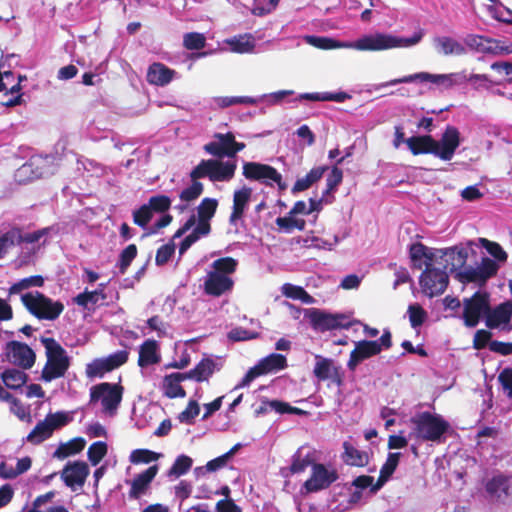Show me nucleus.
I'll list each match as a JSON object with an SVG mask.
<instances>
[{
  "instance_id": "1",
  "label": "nucleus",
  "mask_w": 512,
  "mask_h": 512,
  "mask_svg": "<svg viewBox=\"0 0 512 512\" xmlns=\"http://www.w3.org/2000/svg\"><path fill=\"white\" fill-rule=\"evenodd\" d=\"M458 246L463 248L465 257L455 279L462 284L485 286L508 259V254L499 243L483 237L459 243Z\"/></svg>"
},
{
  "instance_id": "2",
  "label": "nucleus",
  "mask_w": 512,
  "mask_h": 512,
  "mask_svg": "<svg viewBox=\"0 0 512 512\" xmlns=\"http://www.w3.org/2000/svg\"><path fill=\"white\" fill-rule=\"evenodd\" d=\"M463 248L458 244L447 248H429L421 242H414L409 247V257L415 268L421 269L427 263L445 261V268L450 267V274L454 277L458 268L463 265Z\"/></svg>"
},
{
  "instance_id": "3",
  "label": "nucleus",
  "mask_w": 512,
  "mask_h": 512,
  "mask_svg": "<svg viewBox=\"0 0 512 512\" xmlns=\"http://www.w3.org/2000/svg\"><path fill=\"white\" fill-rule=\"evenodd\" d=\"M410 422L413 425L412 433L422 441L441 444L452 432L451 424L441 414L435 412H416L410 418Z\"/></svg>"
},
{
  "instance_id": "4",
  "label": "nucleus",
  "mask_w": 512,
  "mask_h": 512,
  "mask_svg": "<svg viewBox=\"0 0 512 512\" xmlns=\"http://www.w3.org/2000/svg\"><path fill=\"white\" fill-rule=\"evenodd\" d=\"M424 30L419 29L410 37H400L389 33L376 32L365 34L353 42H349V48L359 51H383L400 47H412L421 42Z\"/></svg>"
},
{
  "instance_id": "5",
  "label": "nucleus",
  "mask_w": 512,
  "mask_h": 512,
  "mask_svg": "<svg viewBox=\"0 0 512 512\" xmlns=\"http://www.w3.org/2000/svg\"><path fill=\"white\" fill-rule=\"evenodd\" d=\"M40 342L45 348L47 361L42 369L40 379L49 383L63 377L71 364V357L67 351L52 337H40Z\"/></svg>"
},
{
  "instance_id": "6",
  "label": "nucleus",
  "mask_w": 512,
  "mask_h": 512,
  "mask_svg": "<svg viewBox=\"0 0 512 512\" xmlns=\"http://www.w3.org/2000/svg\"><path fill=\"white\" fill-rule=\"evenodd\" d=\"M425 83V82H431L433 84L437 85H443L445 89H450L455 85H460L466 82V73L464 71L461 72H455V73H449V74H432L429 72H417L410 75H405L400 78H395L392 80H389L387 82L374 84L372 85V89H369L368 91H378L382 88L388 87V86H395L398 84H408V83Z\"/></svg>"
},
{
  "instance_id": "7",
  "label": "nucleus",
  "mask_w": 512,
  "mask_h": 512,
  "mask_svg": "<svg viewBox=\"0 0 512 512\" xmlns=\"http://www.w3.org/2000/svg\"><path fill=\"white\" fill-rule=\"evenodd\" d=\"M304 318L311 328L320 333L327 331L349 329L354 324L350 315L341 312H330L320 308L304 309Z\"/></svg>"
},
{
  "instance_id": "8",
  "label": "nucleus",
  "mask_w": 512,
  "mask_h": 512,
  "mask_svg": "<svg viewBox=\"0 0 512 512\" xmlns=\"http://www.w3.org/2000/svg\"><path fill=\"white\" fill-rule=\"evenodd\" d=\"M25 308L39 320H56L64 310L60 301H54L39 291L26 292L21 295Z\"/></svg>"
},
{
  "instance_id": "9",
  "label": "nucleus",
  "mask_w": 512,
  "mask_h": 512,
  "mask_svg": "<svg viewBox=\"0 0 512 512\" xmlns=\"http://www.w3.org/2000/svg\"><path fill=\"white\" fill-rule=\"evenodd\" d=\"M123 387L117 383L101 382L90 388V402L100 401L103 412L114 415L122 401Z\"/></svg>"
},
{
  "instance_id": "10",
  "label": "nucleus",
  "mask_w": 512,
  "mask_h": 512,
  "mask_svg": "<svg viewBox=\"0 0 512 512\" xmlns=\"http://www.w3.org/2000/svg\"><path fill=\"white\" fill-rule=\"evenodd\" d=\"M490 308V295L478 290L470 298L464 299L462 319L469 328L476 327L481 319H485Z\"/></svg>"
},
{
  "instance_id": "11",
  "label": "nucleus",
  "mask_w": 512,
  "mask_h": 512,
  "mask_svg": "<svg viewBox=\"0 0 512 512\" xmlns=\"http://www.w3.org/2000/svg\"><path fill=\"white\" fill-rule=\"evenodd\" d=\"M437 263L442 268H436L431 263H427V268H425L419 278L423 293L429 297L444 293L449 284V275L446 270L450 271V267L445 268V261L443 260H439Z\"/></svg>"
},
{
  "instance_id": "12",
  "label": "nucleus",
  "mask_w": 512,
  "mask_h": 512,
  "mask_svg": "<svg viewBox=\"0 0 512 512\" xmlns=\"http://www.w3.org/2000/svg\"><path fill=\"white\" fill-rule=\"evenodd\" d=\"M338 478L339 475L335 469H329L325 464L316 462L312 466L310 477L301 485L300 494L306 496L325 490Z\"/></svg>"
},
{
  "instance_id": "13",
  "label": "nucleus",
  "mask_w": 512,
  "mask_h": 512,
  "mask_svg": "<svg viewBox=\"0 0 512 512\" xmlns=\"http://www.w3.org/2000/svg\"><path fill=\"white\" fill-rule=\"evenodd\" d=\"M129 353L126 350L115 351L108 356L96 358L86 365V375L90 379L102 378L128 361Z\"/></svg>"
},
{
  "instance_id": "14",
  "label": "nucleus",
  "mask_w": 512,
  "mask_h": 512,
  "mask_svg": "<svg viewBox=\"0 0 512 512\" xmlns=\"http://www.w3.org/2000/svg\"><path fill=\"white\" fill-rule=\"evenodd\" d=\"M243 176L251 181H258L266 186H273L275 182L280 181L281 174L271 165L254 161L243 162Z\"/></svg>"
},
{
  "instance_id": "15",
  "label": "nucleus",
  "mask_w": 512,
  "mask_h": 512,
  "mask_svg": "<svg viewBox=\"0 0 512 512\" xmlns=\"http://www.w3.org/2000/svg\"><path fill=\"white\" fill-rule=\"evenodd\" d=\"M315 454L316 451L309 446L299 447L291 456L290 466L281 468V476L288 478L291 475L303 473L309 466L312 468L317 462Z\"/></svg>"
},
{
  "instance_id": "16",
  "label": "nucleus",
  "mask_w": 512,
  "mask_h": 512,
  "mask_svg": "<svg viewBox=\"0 0 512 512\" xmlns=\"http://www.w3.org/2000/svg\"><path fill=\"white\" fill-rule=\"evenodd\" d=\"M462 143L461 134L457 127L447 125L441 138L436 144V157L443 161H450Z\"/></svg>"
},
{
  "instance_id": "17",
  "label": "nucleus",
  "mask_w": 512,
  "mask_h": 512,
  "mask_svg": "<svg viewBox=\"0 0 512 512\" xmlns=\"http://www.w3.org/2000/svg\"><path fill=\"white\" fill-rule=\"evenodd\" d=\"M6 354L12 363L22 369H30L35 363L36 354L26 343L12 340L6 344Z\"/></svg>"
},
{
  "instance_id": "18",
  "label": "nucleus",
  "mask_w": 512,
  "mask_h": 512,
  "mask_svg": "<svg viewBox=\"0 0 512 512\" xmlns=\"http://www.w3.org/2000/svg\"><path fill=\"white\" fill-rule=\"evenodd\" d=\"M512 303L503 302L493 309L489 308L485 324L489 329H500L510 332L512 330Z\"/></svg>"
},
{
  "instance_id": "19",
  "label": "nucleus",
  "mask_w": 512,
  "mask_h": 512,
  "mask_svg": "<svg viewBox=\"0 0 512 512\" xmlns=\"http://www.w3.org/2000/svg\"><path fill=\"white\" fill-rule=\"evenodd\" d=\"M89 472L90 469L86 462L82 460L68 461L61 472V479L70 488H74L75 485L83 486Z\"/></svg>"
},
{
  "instance_id": "20",
  "label": "nucleus",
  "mask_w": 512,
  "mask_h": 512,
  "mask_svg": "<svg viewBox=\"0 0 512 512\" xmlns=\"http://www.w3.org/2000/svg\"><path fill=\"white\" fill-rule=\"evenodd\" d=\"M354 349L350 353L347 362V368L350 371H355L356 368L365 360L379 355V345L373 340H360L356 341Z\"/></svg>"
},
{
  "instance_id": "21",
  "label": "nucleus",
  "mask_w": 512,
  "mask_h": 512,
  "mask_svg": "<svg viewBox=\"0 0 512 512\" xmlns=\"http://www.w3.org/2000/svg\"><path fill=\"white\" fill-rule=\"evenodd\" d=\"M234 281L231 276L220 275L208 271L204 277L203 291L206 295L219 297L233 289Z\"/></svg>"
},
{
  "instance_id": "22",
  "label": "nucleus",
  "mask_w": 512,
  "mask_h": 512,
  "mask_svg": "<svg viewBox=\"0 0 512 512\" xmlns=\"http://www.w3.org/2000/svg\"><path fill=\"white\" fill-rule=\"evenodd\" d=\"M235 134L233 132L220 133L213 135V140L203 146L204 151L218 159L227 157L229 159V151L233 148Z\"/></svg>"
},
{
  "instance_id": "23",
  "label": "nucleus",
  "mask_w": 512,
  "mask_h": 512,
  "mask_svg": "<svg viewBox=\"0 0 512 512\" xmlns=\"http://www.w3.org/2000/svg\"><path fill=\"white\" fill-rule=\"evenodd\" d=\"M178 78L180 75L177 71L162 62H153L148 66L146 79L151 85L165 87Z\"/></svg>"
},
{
  "instance_id": "24",
  "label": "nucleus",
  "mask_w": 512,
  "mask_h": 512,
  "mask_svg": "<svg viewBox=\"0 0 512 512\" xmlns=\"http://www.w3.org/2000/svg\"><path fill=\"white\" fill-rule=\"evenodd\" d=\"M14 232V239L16 245L22 246L24 244H31L32 246H41L46 245L48 240L47 238L51 236L53 233H57L58 229L56 226H48L44 228H40L33 232H22L20 229H12Z\"/></svg>"
},
{
  "instance_id": "25",
  "label": "nucleus",
  "mask_w": 512,
  "mask_h": 512,
  "mask_svg": "<svg viewBox=\"0 0 512 512\" xmlns=\"http://www.w3.org/2000/svg\"><path fill=\"white\" fill-rule=\"evenodd\" d=\"M159 471V466L157 464L151 465L143 472L135 475V477L130 482L131 488L129 491V498L136 500L141 496L145 495L148 489L151 486L152 481L156 477Z\"/></svg>"
},
{
  "instance_id": "26",
  "label": "nucleus",
  "mask_w": 512,
  "mask_h": 512,
  "mask_svg": "<svg viewBox=\"0 0 512 512\" xmlns=\"http://www.w3.org/2000/svg\"><path fill=\"white\" fill-rule=\"evenodd\" d=\"M251 195L252 189L247 186H244L234 192L232 213L229 218L230 225L237 226L238 222H242V218L248 208Z\"/></svg>"
},
{
  "instance_id": "27",
  "label": "nucleus",
  "mask_w": 512,
  "mask_h": 512,
  "mask_svg": "<svg viewBox=\"0 0 512 512\" xmlns=\"http://www.w3.org/2000/svg\"><path fill=\"white\" fill-rule=\"evenodd\" d=\"M487 493L497 499H506L512 493V476L502 473L494 475L485 485Z\"/></svg>"
},
{
  "instance_id": "28",
  "label": "nucleus",
  "mask_w": 512,
  "mask_h": 512,
  "mask_svg": "<svg viewBox=\"0 0 512 512\" xmlns=\"http://www.w3.org/2000/svg\"><path fill=\"white\" fill-rule=\"evenodd\" d=\"M435 140L430 134L416 135L407 138L406 145L413 155L432 154L436 157Z\"/></svg>"
},
{
  "instance_id": "29",
  "label": "nucleus",
  "mask_w": 512,
  "mask_h": 512,
  "mask_svg": "<svg viewBox=\"0 0 512 512\" xmlns=\"http://www.w3.org/2000/svg\"><path fill=\"white\" fill-rule=\"evenodd\" d=\"M48 160V156L42 157H31L28 162L24 163L16 173V177L19 181H32L34 179L42 178L45 175V171L41 167V164Z\"/></svg>"
},
{
  "instance_id": "30",
  "label": "nucleus",
  "mask_w": 512,
  "mask_h": 512,
  "mask_svg": "<svg viewBox=\"0 0 512 512\" xmlns=\"http://www.w3.org/2000/svg\"><path fill=\"white\" fill-rule=\"evenodd\" d=\"M218 207V201L215 198L206 197L202 199L200 204L196 207V224L202 225L207 232L210 233L211 226L210 221L214 217Z\"/></svg>"
},
{
  "instance_id": "31",
  "label": "nucleus",
  "mask_w": 512,
  "mask_h": 512,
  "mask_svg": "<svg viewBox=\"0 0 512 512\" xmlns=\"http://www.w3.org/2000/svg\"><path fill=\"white\" fill-rule=\"evenodd\" d=\"M159 344L154 339L145 340L139 349L138 365L142 368L160 362Z\"/></svg>"
},
{
  "instance_id": "32",
  "label": "nucleus",
  "mask_w": 512,
  "mask_h": 512,
  "mask_svg": "<svg viewBox=\"0 0 512 512\" xmlns=\"http://www.w3.org/2000/svg\"><path fill=\"white\" fill-rule=\"evenodd\" d=\"M328 169L329 167L327 165L312 168L304 177L296 180L291 189L292 194L296 195L308 190L323 177Z\"/></svg>"
},
{
  "instance_id": "33",
  "label": "nucleus",
  "mask_w": 512,
  "mask_h": 512,
  "mask_svg": "<svg viewBox=\"0 0 512 512\" xmlns=\"http://www.w3.org/2000/svg\"><path fill=\"white\" fill-rule=\"evenodd\" d=\"M434 46L436 51L444 56H461L466 54V48L460 42L449 36L435 37Z\"/></svg>"
},
{
  "instance_id": "34",
  "label": "nucleus",
  "mask_w": 512,
  "mask_h": 512,
  "mask_svg": "<svg viewBox=\"0 0 512 512\" xmlns=\"http://www.w3.org/2000/svg\"><path fill=\"white\" fill-rule=\"evenodd\" d=\"M237 169V161L228 159L226 161H222L221 159L216 158V164L213 165L212 168V182H227L230 181Z\"/></svg>"
},
{
  "instance_id": "35",
  "label": "nucleus",
  "mask_w": 512,
  "mask_h": 512,
  "mask_svg": "<svg viewBox=\"0 0 512 512\" xmlns=\"http://www.w3.org/2000/svg\"><path fill=\"white\" fill-rule=\"evenodd\" d=\"M351 95L345 91H337V92H305L300 93L297 96V100L302 101H319V102H327L333 101L336 103H344L346 100L351 99Z\"/></svg>"
},
{
  "instance_id": "36",
  "label": "nucleus",
  "mask_w": 512,
  "mask_h": 512,
  "mask_svg": "<svg viewBox=\"0 0 512 512\" xmlns=\"http://www.w3.org/2000/svg\"><path fill=\"white\" fill-rule=\"evenodd\" d=\"M256 365L262 375L275 373L287 367V358L280 353H271L261 358Z\"/></svg>"
},
{
  "instance_id": "37",
  "label": "nucleus",
  "mask_w": 512,
  "mask_h": 512,
  "mask_svg": "<svg viewBox=\"0 0 512 512\" xmlns=\"http://www.w3.org/2000/svg\"><path fill=\"white\" fill-rule=\"evenodd\" d=\"M1 380L4 385L11 390H20L26 385L29 380L28 374L17 368H7L0 374Z\"/></svg>"
},
{
  "instance_id": "38",
  "label": "nucleus",
  "mask_w": 512,
  "mask_h": 512,
  "mask_svg": "<svg viewBox=\"0 0 512 512\" xmlns=\"http://www.w3.org/2000/svg\"><path fill=\"white\" fill-rule=\"evenodd\" d=\"M343 461L349 466L364 467L369 462L368 453L355 448L350 442L343 443Z\"/></svg>"
},
{
  "instance_id": "39",
  "label": "nucleus",
  "mask_w": 512,
  "mask_h": 512,
  "mask_svg": "<svg viewBox=\"0 0 512 512\" xmlns=\"http://www.w3.org/2000/svg\"><path fill=\"white\" fill-rule=\"evenodd\" d=\"M304 39L307 44L323 50L349 48V42H341L328 36L306 35Z\"/></svg>"
},
{
  "instance_id": "40",
  "label": "nucleus",
  "mask_w": 512,
  "mask_h": 512,
  "mask_svg": "<svg viewBox=\"0 0 512 512\" xmlns=\"http://www.w3.org/2000/svg\"><path fill=\"white\" fill-rule=\"evenodd\" d=\"M106 287L105 283H100L99 288L89 291L87 288L77 294L73 298V302L77 304L78 306L82 307L83 309H89V304L96 305L99 301V297L101 296L102 299L105 298L104 289Z\"/></svg>"
},
{
  "instance_id": "41",
  "label": "nucleus",
  "mask_w": 512,
  "mask_h": 512,
  "mask_svg": "<svg viewBox=\"0 0 512 512\" xmlns=\"http://www.w3.org/2000/svg\"><path fill=\"white\" fill-rule=\"evenodd\" d=\"M181 381L176 376V373H170L164 376L162 389L163 394L169 399L184 398L186 392L180 385Z\"/></svg>"
},
{
  "instance_id": "42",
  "label": "nucleus",
  "mask_w": 512,
  "mask_h": 512,
  "mask_svg": "<svg viewBox=\"0 0 512 512\" xmlns=\"http://www.w3.org/2000/svg\"><path fill=\"white\" fill-rule=\"evenodd\" d=\"M316 363L314 365L313 374L319 381L330 379L333 371L336 369L334 360L321 355H315Z\"/></svg>"
},
{
  "instance_id": "43",
  "label": "nucleus",
  "mask_w": 512,
  "mask_h": 512,
  "mask_svg": "<svg viewBox=\"0 0 512 512\" xmlns=\"http://www.w3.org/2000/svg\"><path fill=\"white\" fill-rule=\"evenodd\" d=\"M52 434L53 431L46 416L44 420L39 421L36 424L32 431L27 435L26 440L32 444H40L50 438Z\"/></svg>"
},
{
  "instance_id": "44",
  "label": "nucleus",
  "mask_w": 512,
  "mask_h": 512,
  "mask_svg": "<svg viewBox=\"0 0 512 512\" xmlns=\"http://www.w3.org/2000/svg\"><path fill=\"white\" fill-rule=\"evenodd\" d=\"M193 460L190 456L186 454H180L176 457L174 463L167 471L168 477H180L185 475L192 467Z\"/></svg>"
},
{
  "instance_id": "45",
  "label": "nucleus",
  "mask_w": 512,
  "mask_h": 512,
  "mask_svg": "<svg viewBox=\"0 0 512 512\" xmlns=\"http://www.w3.org/2000/svg\"><path fill=\"white\" fill-rule=\"evenodd\" d=\"M137 246L135 244H129L119 254L116 268L119 274H125L133 260L137 256Z\"/></svg>"
},
{
  "instance_id": "46",
  "label": "nucleus",
  "mask_w": 512,
  "mask_h": 512,
  "mask_svg": "<svg viewBox=\"0 0 512 512\" xmlns=\"http://www.w3.org/2000/svg\"><path fill=\"white\" fill-rule=\"evenodd\" d=\"M276 225L285 233H291L294 229L303 231L306 226L304 219L295 218L294 215L280 216L276 218Z\"/></svg>"
},
{
  "instance_id": "47",
  "label": "nucleus",
  "mask_w": 512,
  "mask_h": 512,
  "mask_svg": "<svg viewBox=\"0 0 512 512\" xmlns=\"http://www.w3.org/2000/svg\"><path fill=\"white\" fill-rule=\"evenodd\" d=\"M153 213H168L172 205V199L164 194H156L149 198L148 203L145 204Z\"/></svg>"
},
{
  "instance_id": "48",
  "label": "nucleus",
  "mask_w": 512,
  "mask_h": 512,
  "mask_svg": "<svg viewBox=\"0 0 512 512\" xmlns=\"http://www.w3.org/2000/svg\"><path fill=\"white\" fill-rule=\"evenodd\" d=\"M209 232L206 231L202 225H195L191 233L186 235L179 243V254L184 255L188 249L197 242L201 237L207 236Z\"/></svg>"
},
{
  "instance_id": "49",
  "label": "nucleus",
  "mask_w": 512,
  "mask_h": 512,
  "mask_svg": "<svg viewBox=\"0 0 512 512\" xmlns=\"http://www.w3.org/2000/svg\"><path fill=\"white\" fill-rule=\"evenodd\" d=\"M193 369L197 375V382L207 381L216 370H219L212 358H203Z\"/></svg>"
},
{
  "instance_id": "50",
  "label": "nucleus",
  "mask_w": 512,
  "mask_h": 512,
  "mask_svg": "<svg viewBox=\"0 0 512 512\" xmlns=\"http://www.w3.org/2000/svg\"><path fill=\"white\" fill-rule=\"evenodd\" d=\"M343 180V171L337 167L332 166L330 173L326 178V189L323 191L322 196L324 198H329L333 196V193L336 192L338 186L342 183Z\"/></svg>"
},
{
  "instance_id": "51",
  "label": "nucleus",
  "mask_w": 512,
  "mask_h": 512,
  "mask_svg": "<svg viewBox=\"0 0 512 512\" xmlns=\"http://www.w3.org/2000/svg\"><path fill=\"white\" fill-rule=\"evenodd\" d=\"M44 278L41 275H32L13 283L9 288V294H17L31 287H42Z\"/></svg>"
},
{
  "instance_id": "52",
  "label": "nucleus",
  "mask_w": 512,
  "mask_h": 512,
  "mask_svg": "<svg viewBox=\"0 0 512 512\" xmlns=\"http://www.w3.org/2000/svg\"><path fill=\"white\" fill-rule=\"evenodd\" d=\"M238 261L232 257H222L211 264L210 271L220 275L230 276L236 271Z\"/></svg>"
},
{
  "instance_id": "53",
  "label": "nucleus",
  "mask_w": 512,
  "mask_h": 512,
  "mask_svg": "<svg viewBox=\"0 0 512 512\" xmlns=\"http://www.w3.org/2000/svg\"><path fill=\"white\" fill-rule=\"evenodd\" d=\"M216 164V159H203L201 160L198 165H196L191 171H190V178L192 181H198V179L202 178H209L211 181L212 177V168L213 165Z\"/></svg>"
},
{
  "instance_id": "54",
  "label": "nucleus",
  "mask_w": 512,
  "mask_h": 512,
  "mask_svg": "<svg viewBox=\"0 0 512 512\" xmlns=\"http://www.w3.org/2000/svg\"><path fill=\"white\" fill-rule=\"evenodd\" d=\"M407 314L409 316L410 325L413 329L421 327L427 319V312L418 303L410 304L408 306Z\"/></svg>"
},
{
  "instance_id": "55",
  "label": "nucleus",
  "mask_w": 512,
  "mask_h": 512,
  "mask_svg": "<svg viewBox=\"0 0 512 512\" xmlns=\"http://www.w3.org/2000/svg\"><path fill=\"white\" fill-rule=\"evenodd\" d=\"M231 51L236 53H249L253 51L255 43L250 36L233 37L227 41Z\"/></svg>"
},
{
  "instance_id": "56",
  "label": "nucleus",
  "mask_w": 512,
  "mask_h": 512,
  "mask_svg": "<svg viewBox=\"0 0 512 512\" xmlns=\"http://www.w3.org/2000/svg\"><path fill=\"white\" fill-rule=\"evenodd\" d=\"M108 446L104 441H96L90 445L87 457L91 465L97 466L107 454Z\"/></svg>"
},
{
  "instance_id": "57",
  "label": "nucleus",
  "mask_w": 512,
  "mask_h": 512,
  "mask_svg": "<svg viewBox=\"0 0 512 512\" xmlns=\"http://www.w3.org/2000/svg\"><path fill=\"white\" fill-rule=\"evenodd\" d=\"M46 416L53 432L54 430L60 429L73 421V412L68 411H57L55 413L50 412Z\"/></svg>"
},
{
  "instance_id": "58",
  "label": "nucleus",
  "mask_w": 512,
  "mask_h": 512,
  "mask_svg": "<svg viewBox=\"0 0 512 512\" xmlns=\"http://www.w3.org/2000/svg\"><path fill=\"white\" fill-rule=\"evenodd\" d=\"M294 242L303 248H318L332 250V244L317 236H298Z\"/></svg>"
},
{
  "instance_id": "59",
  "label": "nucleus",
  "mask_w": 512,
  "mask_h": 512,
  "mask_svg": "<svg viewBox=\"0 0 512 512\" xmlns=\"http://www.w3.org/2000/svg\"><path fill=\"white\" fill-rule=\"evenodd\" d=\"M161 454L149 449H135L131 452L129 460L133 464H148L158 460Z\"/></svg>"
},
{
  "instance_id": "60",
  "label": "nucleus",
  "mask_w": 512,
  "mask_h": 512,
  "mask_svg": "<svg viewBox=\"0 0 512 512\" xmlns=\"http://www.w3.org/2000/svg\"><path fill=\"white\" fill-rule=\"evenodd\" d=\"M260 333L243 327H234L227 333L228 340L232 342L247 341L257 339Z\"/></svg>"
},
{
  "instance_id": "61",
  "label": "nucleus",
  "mask_w": 512,
  "mask_h": 512,
  "mask_svg": "<svg viewBox=\"0 0 512 512\" xmlns=\"http://www.w3.org/2000/svg\"><path fill=\"white\" fill-rule=\"evenodd\" d=\"M203 190L204 186L201 182L192 181V183L188 187L184 188L179 193V198L182 202L190 203L198 199L200 195L203 193Z\"/></svg>"
},
{
  "instance_id": "62",
  "label": "nucleus",
  "mask_w": 512,
  "mask_h": 512,
  "mask_svg": "<svg viewBox=\"0 0 512 512\" xmlns=\"http://www.w3.org/2000/svg\"><path fill=\"white\" fill-rule=\"evenodd\" d=\"M488 11L495 20L512 24V10L504 6L501 2L496 5L488 6Z\"/></svg>"
},
{
  "instance_id": "63",
  "label": "nucleus",
  "mask_w": 512,
  "mask_h": 512,
  "mask_svg": "<svg viewBox=\"0 0 512 512\" xmlns=\"http://www.w3.org/2000/svg\"><path fill=\"white\" fill-rule=\"evenodd\" d=\"M183 45L188 50H200L206 45V38L202 33L189 32L183 37Z\"/></svg>"
},
{
  "instance_id": "64",
  "label": "nucleus",
  "mask_w": 512,
  "mask_h": 512,
  "mask_svg": "<svg viewBox=\"0 0 512 512\" xmlns=\"http://www.w3.org/2000/svg\"><path fill=\"white\" fill-rule=\"evenodd\" d=\"M153 216L154 215L149 208L143 204L133 212V222L142 229H147Z\"/></svg>"
}]
</instances>
